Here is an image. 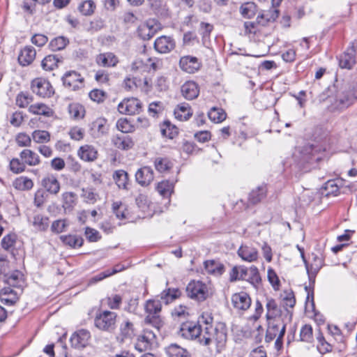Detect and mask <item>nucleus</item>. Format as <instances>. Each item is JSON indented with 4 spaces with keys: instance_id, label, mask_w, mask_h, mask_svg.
Listing matches in <instances>:
<instances>
[{
    "instance_id": "1",
    "label": "nucleus",
    "mask_w": 357,
    "mask_h": 357,
    "mask_svg": "<svg viewBox=\"0 0 357 357\" xmlns=\"http://www.w3.org/2000/svg\"><path fill=\"white\" fill-rule=\"evenodd\" d=\"M227 338V329L224 323L218 322L213 326L205 321L199 344L208 347L214 346L219 353L225 347Z\"/></svg>"
},
{
    "instance_id": "2",
    "label": "nucleus",
    "mask_w": 357,
    "mask_h": 357,
    "mask_svg": "<svg viewBox=\"0 0 357 357\" xmlns=\"http://www.w3.org/2000/svg\"><path fill=\"white\" fill-rule=\"evenodd\" d=\"M324 96L325 94L321 95L320 100L326 101L328 109L333 112H341L347 109L357 99V95L351 89L339 91L335 96L330 95L326 98Z\"/></svg>"
},
{
    "instance_id": "3",
    "label": "nucleus",
    "mask_w": 357,
    "mask_h": 357,
    "mask_svg": "<svg viewBox=\"0 0 357 357\" xmlns=\"http://www.w3.org/2000/svg\"><path fill=\"white\" fill-rule=\"evenodd\" d=\"M162 310V304L160 301L149 299L144 304L145 318L144 323L153 326L157 331L163 325L160 312Z\"/></svg>"
},
{
    "instance_id": "4",
    "label": "nucleus",
    "mask_w": 357,
    "mask_h": 357,
    "mask_svg": "<svg viewBox=\"0 0 357 357\" xmlns=\"http://www.w3.org/2000/svg\"><path fill=\"white\" fill-rule=\"evenodd\" d=\"M286 331V325L280 320H269L265 336L266 342H271L276 337L275 347L279 351L283 344V337Z\"/></svg>"
},
{
    "instance_id": "5",
    "label": "nucleus",
    "mask_w": 357,
    "mask_h": 357,
    "mask_svg": "<svg viewBox=\"0 0 357 357\" xmlns=\"http://www.w3.org/2000/svg\"><path fill=\"white\" fill-rule=\"evenodd\" d=\"M117 314L109 310L96 313L94 319L95 326L100 331L112 332L116 328Z\"/></svg>"
},
{
    "instance_id": "6",
    "label": "nucleus",
    "mask_w": 357,
    "mask_h": 357,
    "mask_svg": "<svg viewBox=\"0 0 357 357\" xmlns=\"http://www.w3.org/2000/svg\"><path fill=\"white\" fill-rule=\"evenodd\" d=\"M303 261L310 282V287H305L307 292V299L308 300L311 296L312 301L313 302V286L315 282L316 275L323 266V259L317 255H313V261L310 264H309L305 259H304Z\"/></svg>"
},
{
    "instance_id": "7",
    "label": "nucleus",
    "mask_w": 357,
    "mask_h": 357,
    "mask_svg": "<svg viewBox=\"0 0 357 357\" xmlns=\"http://www.w3.org/2000/svg\"><path fill=\"white\" fill-rule=\"evenodd\" d=\"M188 296L198 301L206 300L209 296V289L205 283L201 281H191L186 287Z\"/></svg>"
},
{
    "instance_id": "8",
    "label": "nucleus",
    "mask_w": 357,
    "mask_h": 357,
    "mask_svg": "<svg viewBox=\"0 0 357 357\" xmlns=\"http://www.w3.org/2000/svg\"><path fill=\"white\" fill-rule=\"evenodd\" d=\"M142 102L135 98H124L118 105V111L126 115L138 114L142 111Z\"/></svg>"
},
{
    "instance_id": "9",
    "label": "nucleus",
    "mask_w": 357,
    "mask_h": 357,
    "mask_svg": "<svg viewBox=\"0 0 357 357\" xmlns=\"http://www.w3.org/2000/svg\"><path fill=\"white\" fill-rule=\"evenodd\" d=\"M156 346V335L153 331L144 330L143 334L138 337L135 347L140 352L152 349Z\"/></svg>"
},
{
    "instance_id": "10",
    "label": "nucleus",
    "mask_w": 357,
    "mask_h": 357,
    "mask_svg": "<svg viewBox=\"0 0 357 357\" xmlns=\"http://www.w3.org/2000/svg\"><path fill=\"white\" fill-rule=\"evenodd\" d=\"M31 90L41 98H50L54 93V89L49 81L43 78H36L31 82Z\"/></svg>"
},
{
    "instance_id": "11",
    "label": "nucleus",
    "mask_w": 357,
    "mask_h": 357,
    "mask_svg": "<svg viewBox=\"0 0 357 357\" xmlns=\"http://www.w3.org/2000/svg\"><path fill=\"white\" fill-rule=\"evenodd\" d=\"M204 324H196L192 322L183 323L180 328V335L190 340H197L199 343L201 336H202Z\"/></svg>"
},
{
    "instance_id": "12",
    "label": "nucleus",
    "mask_w": 357,
    "mask_h": 357,
    "mask_svg": "<svg viewBox=\"0 0 357 357\" xmlns=\"http://www.w3.org/2000/svg\"><path fill=\"white\" fill-rule=\"evenodd\" d=\"M324 151L325 149L320 146L306 144L301 151V154L302 155V158L304 161H319L321 159V155Z\"/></svg>"
},
{
    "instance_id": "13",
    "label": "nucleus",
    "mask_w": 357,
    "mask_h": 357,
    "mask_svg": "<svg viewBox=\"0 0 357 357\" xmlns=\"http://www.w3.org/2000/svg\"><path fill=\"white\" fill-rule=\"evenodd\" d=\"M62 80L66 87L76 91L82 87L84 79L76 71H69L63 75Z\"/></svg>"
},
{
    "instance_id": "14",
    "label": "nucleus",
    "mask_w": 357,
    "mask_h": 357,
    "mask_svg": "<svg viewBox=\"0 0 357 357\" xmlns=\"http://www.w3.org/2000/svg\"><path fill=\"white\" fill-rule=\"evenodd\" d=\"M176 46L175 40L170 36H162L155 39V50L160 54H167L172 51Z\"/></svg>"
},
{
    "instance_id": "15",
    "label": "nucleus",
    "mask_w": 357,
    "mask_h": 357,
    "mask_svg": "<svg viewBox=\"0 0 357 357\" xmlns=\"http://www.w3.org/2000/svg\"><path fill=\"white\" fill-rule=\"evenodd\" d=\"M90 337L91 334L89 331L81 329L73 334L70 341L73 347L81 349L85 347L89 344Z\"/></svg>"
},
{
    "instance_id": "16",
    "label": "nucleus",
    "mask_w": 357,
    "mask_h": 357,
    "mask_svg": "<svg viewBox=\"0 0 357 357\" xmlns=\"http://www.w3.org/2000/svg\"><path fill=\"white\" fill-rule=\"evenodd\" d=\"M179 66L188 73H195L201 67V62L195 56H184L180 59Z\"/></svg>"
},
{
    "instance_id": "17",
    "label": "nucleus",
    "mask_w": 357,
    "mask_h": 357,
    "mask_svg": "<svg viewBox=\"0 0 357 357\" xmlns=\"http://www.w3.org/2000/svg\"><path fill=\"white\" fill-rule=\"evenodd\" d=\"M231 303L237 310H246L251 305V298L246 292L241 291L232 295Z\"/></svg>"
},
{
    "instance_id": "18",
    "label": "nucleus",
    "mask_w": 357,
    "mask_h": 357,
    "mask_svg": "<svg viewBox=\"0 0 357 357\" xmlns=\"http://www.w3.org/2000/svg\"><path fill=\"white\" fill-rule=\"evenodd\" d=\"M237 253L242 260L248 262L255 261L259 257L257 248L248 245H242L238 248Z\"/></svg>"
},
{
    "instance_id": "19",
    "label": "nucleus",
    "mask_w": 357,
    "mask_h": 357,
    "mask_svg": "<svg viewBox=\"0 0 357 357\" xmlns=\"http://www.w3.org/2000/svg\"><path fill=\"white\" fill-rule=\"evenodd\" d=\"M98 151L92 145L84 144L77 150L78 157L85 162H93L98 158Z\"/></svg>"
},
{
    "instance_id": "20",
    "label": "nucleus",
    "mask_w": 357,
    "mask_h": 357,
    "mask_svg": "<svg viewBox=\"0 0 357 357\" xmlns=\"http://www.w3.org/2000/svg\"><path fill=\"white\" fill-rule=\"evenodd\" d=\"M112 144L117 149L121 150H129L134 146V141L132 138L126 135H116L112 138Z\"/></svg>"
},
{
    "instance_id": "21",
    "label": "nucleus",
    "mask_w": 357,
    "mask_h": 357,
    "mask_svg": "<svg viewBox=\"0 0 357 357\" xmlns=\"http://www.w3.org/2000/svg\"><path fill=\"white\" fill-rule=\"evenodd\" d=\"M137 182L142 186L149 185L153 180V171L150 167H144L135 174Z\"/></svg>"
},
{
    "instance_id": "22",
    "label": "nucleus",
    "mask_w": 357,
    "mask_h": 357,
    "mask_svg": "<svg viewBox=\"0 0 357 357\" xmlns=\"http://www.w3.org/2000/svg\"><path fill=\"white\" fill-rule=\"evenodd\" d=\"M356 50L354 45L349 47L339 59V65L342 68L351 69L356 63Z\"/></svg>"
},
{
    "instance_id": "23",
    "label": "nucleus",
    "mask_w": 357,
    "mask_h": 357,
    "mask_svg": "<svg viewBox=\"0 0 357 357\" xmlns=\"http://www.w3.org/2000/svg\"><path fill=\"white\" fill-rule=\"evenodd\" d=\"M96 61L100 66L110 68L116 66L119 63V59L112 52H105L97 55Z\"/></svg>"
},
{
    "instance_id": "24",
    "label": "nucleus",
    "mask_w": 357,
    "mask_h": 357,
    "mask_svg": "<svg viewBox=\"0 0 357 357\" xmlns=\"http://www.w3.org/2000/svg\"><path fill=\"white\" fill-rule=\"evenodd\" d=\"M119 337L121 341L123 342L125 339L132 338L136 333V329L133 322L128 319H125L119 326Z\"/></svg>"
},
{
    "instance_id": "25",
    "label": "nucleus",
    "mask_w": 357,
    "mask_h": 357,
    "mask_svg": "<svg viewBox=\"0 0 357 357\" xmlns=\"http://www.w3.org/2000/svg\"><path fill=\"white\" fill-rule=\"evenodd\" d=\"M91 130L94 137H100L108 132L107 121L105 118H98L91 126Z\"/></svg>"
},
{
    "instance_id": "26",
    "label": "nucleus",
    "mask_w": 357,
    "mask_h": 357,
    "mask_svg": "<svg viewBox=\"0 0 357 357\" xmlns=\"http://www.w3.org/2000/svg\"><path fill=\"white\" fill-rule=\"evenodd\" d=\"M36 51L32 46H26L20 52L18 56V61L20 65L26 66L31 64L36 58Z\"/></svg>"
},
{
    "instance_id": "27",
    "label": "nucleus",
    "mask_w": 357,
    "mask_h": 357,
    "mask_svg": "<svg viewBox=\"0 0 357 357\" xmlns=\"http://www.w3.org/2000/svg\"><path fill=\"white\" fill-rule=\"evenodd\" d=\"M29 222L36 231H45L50 223L48 217L40 213L35 214L29 219Z\"/></svg>"
},
{
    "instance_id": "28",
    "label": "nucleus",
    "mask_w": 357,
    "mask_h": 357,
    "mask_svg": "<svg viewBox=\"0 0 357 357\" xmlns=\"http://www.w3.org/2000/svg\"><path fill=\"white\" fill-rule=\"evenodd\" d=\"M20 159L23 161L25 166H37L40 163L39 155L31 149H24L20 153Z\"/></svg>"
},
{
    "instance_id": "29",
    "label": "nucleus",
    "mask_w": 357,
    "mask_h": 357,
    "mask_svg": "<svg viewBox=\"0 0 357 357\" xmlns=\"http://www.w3.org/2000/svg\"><path fill=\"white\" fill-rule=\"evenodd\" d=\"M183 96L188 100L196 98L199 93L198 85L192 81L184 83L181 89Z\"/></svg>"
},
{
    "instance_id": "30",
    "label": "nucleus",
    "mask_w": 357,
    "mask_h": 357,
    "mask_svg": "<svg viewBox=\"0 0 357 357\" xmlns=\"http://www.w3.org/2000/svg\"><path fill=\"white\" fill-rule=\"evenodd\" d=\"M41 183L45 189L51 194L56 195L60 190V183L53 174L44 177Z\"/></svg>"
},
{
    "instance_id": "31",
    "label": "nucleus",
    "mask_w": 357,
    "mask_h": 357,
    "mask_svg": "<svg viewBox=\"0 0 357 357\" xmlns=\"http://www.w3.org/2000/svg\"><path fill=\"white\" fill-rule=\"evenodd\" d=\"M205 271L208 274L220 276L225 272V266L215 260H206L204 263Z\"/></svg>"
},
{
    "instance_id": "32",
    "label": "nucleus",
    "mask_w": 357,
    "mask_h": 357,
    "mask_svg": "<svg viewBox=\"0 0 357 357\" xmlns=\"http://www.w3.org/2000/svg\"><path fill=\"white\" fill-rule=\"evenodd\" d=\"M113 179L119 189L129 190V178L128 173L123 169L116 170L113 174Z\"/></svg>"
},
{
    "instance_id": "33",
    "label": "nucleus",
    "mask_w": 357,
    "mask_h": 357,
    "mask_svg": "<svg viewBox=\"0 0 357 357\" xmlns=\"http://www.w3.org/2000/svg\"><path fill=\"white\" fill-rule=\"evenodd\" d=\"M245 273L243 275V280L249 282L254 286H257L261 282V277L258 268L252 266L249 268L244 266Z\"/></svg>"
},
{
    "instance_id": "34",
    "label": "nucleus",
    "mask_w": 357,
    "mask_h": 357,
    "mask_svg": "<svg viewBox=\"0 0 357 357\" xmlns=\"http://www.w3.org/2000/svg\"><path fill=\"white\" fill-rule=\"evenodd\" d=\"M29 112L34 115H43L50 117L53 115L52 109L44 103L31 105L28 109Z\"/></svg>"
},
{
    "instance_id": "35",
    "label": "nucleus",
    "mask_w": 357,
    "mask_h": 357,
    "mask_svg": "<svg viewBox=\"0 0 357 357\" xmlns=\"http://www.w3.org/2000/svg\"><path fill=\"white\" fill-rule=\"evenodd\" d=\"M168 357H190L189 352L177 344H171L165 348Z\"/></svg>"
},
{
    "instance_id": "36",
    "label": "nucleus",
    "mask_w": 357,
    "mask_h": 357,
    "mask_svg": "<svg viewBox=\"0 0 357 357\" xmlns=\"http://www.w3.org/2000/svg\"><path fill=\"white\" fill-rule=\"evenodd\" d=\"M181 294V291L177 288H167L160 293V298L166 305H168L179 298Z\"/></svg>"
},
{
    "instance_id": "37",
    "label": "nucleus",
    "mask_w": 357,
    "mask_h": 357,
    "mask_svg": "<svg viewBox=\"0 0 357 357\" xmlns=\"http://www.w3.org/2000/svg\"><path fill=\"white\" fill-rule=\"evenodd\" d=\"M174 115L180 121H187L192 116V112L188 104L182 103L175 109Z\"/></svg>"
},
{
    "instance_id": "38",
    "label": "nucleus",
    "mask_w": 357,
    "mask_h": 357,
    "mask_svg": "<svg viewBox=\"0 0 357 357\" xmlns=\"http://www.w3.org/2000/svg\"><path fill=\"white\" fill-rule=\"evenodd\" d=\"M266 186L264 185L253 189L249 195V202L252 204H256L260 202L266 197Z\"/></svg>"
},
{
    "instance_id": "39",
    "label": "nucleus",
    "mask_w": 357,
    "mask_h": 357,
    "mask_svg": "<svg viewBox=\"0 0 357 357\" xmlns=\"http://www.w3.org/2000/svg\"><path fill=\"white\" fill-rule=\"evenodd\" d=\"M60 239L65 245L73 248H80L84 242L83 238L76 234L61 236Z\"/></svg>"
},
{
    "instance_id": "40",
    "label": "nucleus",
    "mask_w": 357,
    "mask_h": 357,
    "mask_svg": "<svg viewBox=\"0 0 357 357\" xmlns=\"http://www.w3.org/2000/svg\"><path fill=\"white\" fill-rule=\"evenodd\" d=\"M266 307L267 310L266 318L268 320L273 319L280 315L281 310L274 299L268 298L266 299Z\"/></svg>"
},
{
    "instance_id": "41",
    "label": "nucleus",
    "mask_w": 357,
    "mask_h": 357,
    "mask_svg": "<svg viewBox=\"0 0 357 357\" xmlns=\"http://www.w3.org/2000/svg\"><path fill=\"white\" fill-rule=\"evenodd\" d=\"M278 17V12L276 10L264 11L257 16V22L259 24L265 26L268 22L275 20Z\"/></svg>"
},
{
    "instance_id": "42",
    "label": "nucleus",
    "mask_w": 357,
    "mask_h": 357,
    "mask_svg": "<svg viewBox=\"0 0 357 357\" xmlns=\"http://www.w3.org/2000/svg\"><path fill=\"white\" fill-rule=\"evenodd\" d=\"M14 187L20 190H29L33 186L32 180L26 176H20L13 182Z\"/></svg>"
},
{
    "instance_id": "43",
    "label": "nucleus",
    "mask_w": 357,
    "mask_h": 357,
    "mask_svg": "<svg viewBox=\"0 0 357 357\" xmlns=\"http://www.w3.org/2000/svg\"><path fill=\"white\" fill-rule=\"evenodd\" d=\"M208 116L214 123H221L225 120L227 114L222 109L213 107L208 112Z\"/></svg>"
},
{
    "instance_id": "44",
    "label": "nucleus",
    "mask_w": 357,
    "mask_h": 357,
    "mask_svg": "<svg viewBox=\"0 0 357 357\" xmlns=\"http://www.w3.org/2000/svg\"><path fill=\"white\" fill-rule=\"evenodd\" d=\"M174 185L169 181H162L158 183L156 190L164 197H169L173 192Z\"/></svg>"
},
{
    "instance_id": "45",
    "label": "nucleus",
    "mask_w": 357,
    "mask_h": 357,
    "mask_svg": "<svg viewBox=\"0 0 357 357\" xmlns=\"http://www.w3.org/2000/svg\"><path fill=\"white\" fill-rule=\"evenodd\" d=\"M59 61V59L56 56L50 54L43 59L41 66L43 70L50 71L57 67Z\"/></svg>"
},
{
    "instance_id": "46",
    "label": "nucleus",
    "mask_w": 357,
    "mask_h": 357,
    "mask_svg": "<svg viewBox=\"0 0 357 357\" xmlns=\"http://www.w3.org/2000/svg\"><path fill=\"white\" fill-rule=\"evenodd\" d=\"M241 14L245 18H252L257 11V6L253 2H247L240 8Z\"/></svg>"
},
{
    "instance_id": "47",
    "label": "nucleus",
    "mask_w": 357,
    "mask_h": 357,
    "mask_svg": "<svg viewBox=\"0 0 357 357\" xmlns=\"http://www.w3.org/2000/svg\"><path fill=\"white\" fill-rule=\"evenodd\" d=\"M154 166L157 171L163 173L172 168V163L167 158H156L154 160Z\"/></svg>"
},
{
    "instance_id": "48",
    "label": "nucleus",
    "mask_w": 357,
    "mask_h": 357,
    "mask_svg": "<svg viewBox=\"0 0 357 357\" xmlns=\"http://www.w3.org/2000/svg\"><path fill=\"white\" fill-rule=\"evenodd\" d=\"M33 96L27 92H20L16 97V105L20 108L26 107L33 102Z\"/></svg>"
},
{
    "instance_id": "49",
    "label": "nucleus",
    "mask_w": 357,
    "mask_h": 357,
    "mask_svg": "<svg viewBox=\"0 0 357 357\" xmlns=\"http://www.w3.org/2000/svg\"><path fill=\"white\" fill-rule=\"evenodd\" d=\"M33 140L38 144H43L50 140V134L46 130H37L32 132Z\"/></svg>"
},
{
    "instance_id": "50",
    "label": "nucleus",
    "mask_w": 357,
    "mask_h": 357,
    "mask_svg": "<svg viewBox=\"0 0 357 357\" xmlns=\"http://www.w3.org/2000/svg\"><path fill=\"white\" fill-rule=\"evenodd\" d=\"M112 210L116 218L119 220L126 219L128 215V211L121 202H114L112 204Z\"/></svg>"
},
{
    "instance_id": "51",
    "label": "nucleus",
    "mask_w": 357,
    "mask_h": 357,
    "mask_svg": "<svg viewBox=\"0 0 357 357\" xmlns=\"http://www.w3.org/2000/svg\"><path fill=\"white\" fill-rule=\"evenodd\" d=\"M317 340L318 342L317 348L319 353L324 354L331 351L332 346L326 341L323 334L320 331H319L317 335Z\"/></svg>"
},
{
    "instance_id": "52",
    "label": "nucleus",
    "mask_w": 357,
    "mask_h": 357,
    "mask_svg": "<svg viewBox=\"0 0 357 357\" xmlns=\"http://www.w3.org/2000/svg\"><path fill=\"white\" fill-rule=\"evenodd\" d=\"M81 197L88 204H93L98 199V194L92 188H83Z\"/></svg>"
},
{
    "instance_id": "53",
    "label": "nucleus",
    "mask_w": 357,
    "mask_h": 357,
    "mask_svg": "<svg viewBox=\"0 0 357 357\" xmlns=\"http://www.w3.org/2000/svg\"><path fill=\"white\" fill-rule=\"evenodd\" d=\"M63 207L72 208L76 204L77 195L73 192H66L62 194Z\"/></svg>"
},
{
    "instance_id": "54",
    "label": "nucleus",
    "mask_w": 357,
    "mask_h": 357,
    "mask_svg": "<svg viewBox=\"0 0 357 357\" xmlns=\"http://www.w3.org/2000/svg\"><path fill=\"white\" fill-rule=\"evenodd\" d=\"M68 43V40L63 36H59L50 43V46L52 51H59L65 48Z\"/></svg>"
},
{
    "instance_id": "55",
    "label": "nucleus",
    "mask_w": 357,
    "mask_h": 357,
    "mask_svg": "<svg viewBox=\"0 0 357 357\" xmlns=\"http://www.w3.org/2000/svg\"><path fill=\"white\" fill-rule=\"evenodd\" d=\"M68 112L72 118L80 119L84 116V109L78 103H71L68 105Z\"/></svg>"
},
{
    "instance_id": "56",
    "label": "nucleus",
    "mask_w": 357,
    "mask_h": 357,
    "mask_svg": "<svg viewBox=\"0 0 357 357\" xmlns=\"http://www.w3.org/2000/svg\"><path fill=\"white\" fill-rule=\"evenodd\" d=\"M161 132L163 136L173 139L178 135V128L169 122H165L161 128Z\"/></svg>"
},
{
    "instance_id": "57",
    "label": "nucleus",
    "mask_w": 357,
    "mask_h": 357,
    "mask_svg": "<svg viewBox=\"0 0 357 357\" xmlns=\"http://www.w3.org/2000/svg\"><path fill=\"white\" fill-rule=\"evenodd\" d=\"M116 128L123 133H129L135 130V127L125 118H121L117 121Z\"/></svg>"
},
{
    "instance_id": "58",
    "label": "nucleus",
    "mask_w": 357,
    "mask_h": 357,
    "mask_svg": "<svg viewBox=\"0 0 357 357\" xmlns=\"http://www.w3.org/2000/svg\"><path fill=\"white\" fill-rule=\"evenodd\" d=\"M312 327L310 325H304L300 331V338L303 342L310 343L313 340Z\"/></svg>"
},
{
    "instance_id": "59",
    "label": "nucleus",
    "mask_w": 357,
    "mask_h": 357,
    "mask_svg": "<svg viewBox=\"0 0 357 357\" xmlns=\"http://www.w3.org/2000/svg\"><path fill=\"white\" fill-rule=\"evenodd\" d=\"M79 10L84 15H91L93 13L96 4L92 0L83 1L78 7Z\"/></svg>"
},
{
    "instance_id": "60",
    "label": "nucleus",
    "mask_w": 357,
    "mask_h": 357,
    "mask_svg": "<svg viewBox=\"0 0 357 357\" xmlns=\"http://www.w3.org/2000/svg\"><path fill=\"white\" fill-rule=\"evenodd\" d=\"M10 169L14 174H20L25 171L26 166L23 161L15 158L10 161Z\"/></svg>"
},
{
    "instance_id": "61",
    "label": "nucleus",
    "mask_w": 357,
    "mask_h": 357,
    "mask_svg": "<svg viewBox=\"0 0 357 357\" xmlns=\"http://www.w3.org/2000/svg\"><path fill=\"white\" fill-rule=\"evenodd\" d=\"M245 273L244 266H234L229 274V280L231 282L236 280H243V275Z\"/></svg>"
},
{
    "instance_id": "62",
    "label": "nucleus",
    "mask_w": 357,
    "mask_h": 357,
    "mask_svg": "<svg viewBox=\"0 0 357 357\" xmlns=\"http://www.w3.org/2000/svg\"><path fill=\"white\" fill-rule=\"evenodd\" d=\"M89 96L93 102L100 103L106 99L107 93L100 89H93L90 91Z\"/></svg>"
},
{
    "instance_id": "63",
    "label": "nucleus",
    "mask_w": 357,
    "mask_h": 357,
    "mask_svg": "<svg viewBox=\"0 0 357 357\" xmlns=\"http://www.w3.org/2000/svg\"><path fill=\"white\" fill-rule=\"evenodd\" d=\"M17 144L20 147H29L31 145V138L24 132H20L15 137Z\"/></svg>"
},
{
    "instance_id": "64",
    "label": "nucleus",
    "mask_w": 357,
    "mask_h": 357,
    "mask_svg": "<svg viewBox=\"0 0 357 357\" xmlns=\"http://www.w3.org/2000/svg\"><path fill=\"white\" fill-rule=\"evenodd\" d=\"M47 197L46 191L43 189H38L34 195V204L37 207H40L45 202Z\"/></svg>"
}]
</instances>
